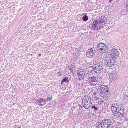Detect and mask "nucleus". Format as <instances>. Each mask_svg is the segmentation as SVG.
<instances>
[{
    "instance_id": "4",
    "label": "nucleus",
    "mask_w": 128,
    "mask_h": 128,
    "mask_svg": "<svg viewBox=\"0 0 128 128\" xmlns=\"http://www.w3.org/2000/svg\"><path fill=\"white\" fill-rule=\"evenodd\" d=\"M110 51L111 52L110 55L112 58L115 59L118 58L119 56L120 52L118 50L112 48Z\"/></svg>"
},
{
    "instance_id": "30",
    "label": "nucleus",
    "mask_w": 128,
    "mask_h": 128,
    "mask_svg": "<svg viewBox=\"0 0 128 128\" xmlns=\"http://www.w3.org/2000/svg\"><path fill=\"white\" fill-rule=\"evenodd\" d=\"M86 105H85V104H84V106H83L86 108V109H88V108H86V106H85Z\"/></svg>"
},
{
    "instance_id": "35",
    "label": "nucleus",
    "mask_w": 128,
    "mask_h": 128,
    "mask_svg": "<svg viewBox=\"0 0 128 128\" xmlns=\"http://www.w3.org/2000/svg\"><path fill=\"white\" fill-rule=\"evenodd\" d=\"M80 107L81 108H82V106H80Z\"/></svg>"
},
{
    "instance_id": "1",
    "label": "nucleus",
    "mask_w": 128,
    "mask_h": 128,
    "mask_svg": "<svg viewBox=\"0 0 128 128\" xmlns=\"http://www.w3.org/2000/svg\"><path fill=\"white\" fill-rule=\"evenodd\" d=\"M98 86V88L100 87V93L101 95H103L102 96L106 97L107 94H108L110 93L108 86L100 84V85H99Z\"/></svg>"
},
{
    "instance_id": "20",
    "label": "nucleus",
    "mask_w": 128,
    "mask_h": 128,
    "mask_svg": "<svg viewBox=\"0 0 128 128\" xmlns=\"http://www.w3.org/2000/svg\"><path fill=\"white\" fill-rule=\"evenodd\" d=\"M118 105H117V104H112L111 105V108H118Z\"/></svg>"
},
{
    "instance_id": "32",
    "label": "nucleus",
    "mask_w": 128,
    "mask_h": 128,
    "mask_svg": "<svg viewBox=\"0 0 128 128\" xmlns=\"http://www.w3.org/2000/svg\"><path fill=\"white\" fill-rule=\"evenodd\" d=\"M63 82H63V81L62 80V82H61V84L62 85V83H63Z\"/></svg>"
},
{
    "instance_id": "19",
    "label": "nucleus",
    "mask_w": 128,
    "mask_h": 128,
    "mask_svg": "<svg viewBox=\"0 0 128 128\" xmlns=\"http://www.w3.org/2000/svg\"><path fill=\"white\" fill-rule=\"evenodd\" d=\"M122 97L125 101H126L128 100V96L126 94L123 95Z\"/></svg>"
},
{
    "instance_id": "29",
    "label": "nucleus",
    "mask_w": 128,
    "mask_h": 128,
    "mask_svg": "<svg viewBox=\"0 0 128 128\" xmlns=\"http://www.w3.org/2000/svg\"><path fill=\"white\" fill-rule=\"evenodd\" d=\"M50 97H48V98H47V99H46V101H47L49 100H50Z\"/></svg>"
},
{
    "instance_id": "25",
    "label": "nucleus",
    "mask_w": 128,
    "mask_h": 128,
    "mask_svg": "<svg viewBox=\"0 0 128 128\" xmlns=\"http://www.w3.org/2000/svg\"><path fill=\"white\" fill-rule=\"evenodd\" d=\"M58 75L59 76H62V72H61V71H59L58 72Z\"/></svg>"
},
{
    "instance_id": "24",
    "label": "nucleus",
    "mask_w": 128,
    "mask_h": 128,
    "mask_svg": "<svg viewBox=\"0 0 128 128\" xmlns=\"http://www.w3.org/2000/svg\"><path fill=\"white\" fill-rule=\"evenodd\" d=\"M68 68L71 72H72L73 71V69L74 68L73 67L71 66H69Z\"/></svg>"
},
{
    "instance_id": "17",
    "label": "nucleus",
    "mask_w": 128,
    "mask_h": 128,
    "mask_svg": "<svg viewBox=\"0 0 128 128\" xmlns=\"http://www.w3.org/2000/svg\"><path fill=\"white\" fill-rule=\"evenodd\" d=\"M45 99L44 98H38L37 100V102H38L40 104L41 102H44V101Z\"/></svg>"
},
{
    "instance_id": "2",
    "label": "nucleus",
    "mask_w": 128,
    "mask_h": 128,
    "mask_svg": "<svg viewBox=\"0 0 128 128\" xmlns=\"http://www.w3.org/2000/svg\"><path fill=\"white\" fill-rule=\"evenodd\" d=\"M102 24H100L98 21V20L96 19L95 21L92 23L91 26L93 30L98 31V30L101 29V28L103 27Z\"/></svg>"
},
{
    "instance_id": "28",
    "label": "nucleus",
    "mask_w": 128,
    "mask_h": 128,
    "mask_svg": "<svg viewBox=\"0 0 128 128\" xmlns=\"http://www.w3.org/2000/svg\"><path fill=\"white\" fill-rule=\"evenodd\" d=\"M20 127L21 126H18V125H17L14 126V128H20Z\"/></svg>"
},
{
    "instance_id": "36",
    "label": "nucleus",
    "mask_w": 128,
    "mask_h": 128,
    "mask_svg": "<svg viewBox=\"0 0 128 128\" xmlns=\"http://www.w3.org/2000/svg\"><path fill=\"white\" fill-rule=\"evenodd\" d=\"M94 58V59H95H95H96V58Z\"/></svg>"
},
{
    "instance_id": "9",
    "label": "nucleus",
    "mask_w": 128,
    "mask_h": 128,
    "mask_svg": "<svg viewBox=\"0 0 128 128\" xmlns=\"http://www.w3.org/2000/svg\"><path fill=\"white\" fill-rule=\"evenodd\" d=\"M109 78L110 80L112 79L115 80H116L118 77V75L115 71H114L111 72L109 74Z\"/></svg>"
},
{
    "instance_id": "7",
    "label": "nucleus",
    "mask_w": 128,
    "mask_h": 128,
    "mask_svg": "<svg viewBox=\"0 0 128 128\" xmlns=\"http://www.w3.org/2000/svg\"><path fill=\"white\" fill-rule=\"evenodd\" d=\"M103 69L101 65L100 64V63H99L95 67H94L93 68V69L94 71L100 74L102 71V69Z\"/></svg>"
},
{
    "instance_id": "6",
    "label": "nucleus",
    "mask_w": 128,
    "mask_h": 128,
    "mask_svg": "<svg viewBox=\"0 0 128 128\" xmlns=\"http://www.w3.org/2000/svg\"><path fill=\"white\" fill-rule=\"evenodd\" d=\"M115 60L113 59L107 60L104 61L106 65L109 67H112L114 66Z\"/></svg>"
},
{
    "instance_id": "23",
    "label": "nucleus",
    "mask_w": 128,
    "mask_h": 128,
    "mask_svg": "<svg viewBox=\"0 0 128 128\" xmlns=\"http://www.w3.org/2000/svg\"><path fill=\"white\" fill-rule=\"evenodd\" d=\"M109 128H119L117 127L116 125L113 124Z\"/></svg>"
},
{
    "instance_id": "26",
    "label": "nucleus",
    "mask_w": 128,
    "mask_h": 128,
    "mask_svg": "<svg viewBox=\"0 0 128 128\" xmlns=\"http://www.w3.org/2000/svg\"><path fill=\"white\" fill-rule=\"evenodd\" d=\"M125 9L126 11L128 12V4H126V6L125 8Z\"/></svg>"
},
{
    "instance_id": "27",
    "label": "nucleus",
    "mask_w": 128,
    "mask_h": 128,
    "mask_svg": "<svg viewBox=\"0 0 128 128\" xmlns=\"http://www.w3.org/2000/svg\"><path fill=\"white\" fill-rule=\"evenodd\" d=\"M92 108L94 109V110H98V108H97L95 106H92Z\"/></svg>"
},
{
    "instance_id": "5",
    "label": "nucleus",
    "mask_w": 128,
    "mask_h": 128,
    "mask_svg": "<svg viewBox=\"0 0 128 128\" xmlns=\"http://www.w3.org/2000/svg\"><path fill=\"white\" fill-rule=\"evenodd\" d=\"M96 53L95 49L94 48H93L88 49L87 51L86 54L88 58H91L94 56Z\"/></svg>"
},
{
    "instance_id": "21",
    "label": "nucleus",
    "mask_w": 128,
    "mask_h": 128,
    "mask_svg": "<svg viewBox=\"0 0 128 128\" xmlns=\"http://www.w3.org/2000/svg\"><path fill=\"white\" fill-rule=\"evenodd\" d=\"M63 82H69L68 78L67 77L64 78L62 80Z\"/></svg>"
},
{
    "instance_id": "34",
    "label": "nucleus",
    "mask_w": 128,
    "mask_h": 128,
    "mask_svg": "<svg viewBox=\"0 0 128 128\" xmlns=\"http://www.w3.org/2000/svg\"><path fill=\"white\" fill-rule=\"evenodd\" d=\"M112 0H110V2Z\"/></svg>"
},
{
    "instance_id": "22",
    "label": "nucleus",
    "mask_w": 128,
    "mask_h": 128,
    "mask_svg": "<svg viewBox=\"0 0 128 128\" xmlns=\"http://www.w3.org/2000/svg\"><path fill=\"white\" fill-rule=\"evenodd\" d=\"M91 77L88 76L87 78L88 79L87 80V81L88 82H89L90 83L91 82Z\"/></svg>"
},
{
    "instance_id": "8",
    "label": "nucleus",
    "mask_w": 128,
    "mask_h": 128,
    "mask_svg": "<svg viewBox=\"0 0 128 128\" xmlns=\"http://www.w3.org/2000/svg\"><path fill=\"white\" fill-rule=\"evenodd\" d=\"M113 120H106L104 122H103L104 125L106 126L107 128H109L113 124L114 122Z\"/></svg>"
},
{
    "instance_id": "10",
    "label": "nucleus",
    "mask_w": 128,
    "mask_h": 128,
    "mask_svg": "<svg viewBox=\"0 0 128 128\" xmlns=\"http://www.w3.org/2000/svg\"><path fill=\"white\" fill-rule=\"evenodd\" d=\"M106 20L107 18L106 17L102 16L101 17L100 19L98 20V21L100 22V24H102V25L103 27L104 25L105 26H106Z\"/></svg>"
},
{
    "instance_id": "11",
    "label": "nucleus",
    "mask_w": 128,
    "mask_h": 128,
    "mask_svg": "<svg viewBox=\"0 0 128 128\" xmlns=\"http://www.w3.org/2000/svg\"><path fill=\"white\" fill-rule=\"evenodd\" d=\"M118 114L117 115L118 117L121 118L124 115V111L123 108H120L119 110H118Z\"/></svg>"
},
{
    "instance_id": "18",
    "label": "nucleus",
    "mask_w": 128,
    "mask_h": 128,
    "mask_svg": "<svg viewBox=\"0 0 128 128\" xmlns=\"http://www.w3.org/2000/svg\"><path fill=\"white\" fill-rule=\"evenodd\" d=\"M88 19V16L86 15H84L82 18V20L84 21H86Z\"/></svg>"
},
{
    "instance_id": "12",
    "label": "nucleus",
    "mask_w": 128,
    "mask_h": 128,
    "mask_svg": "<svg viewBox=\"0 0 128 128\" xmlns=\"http://www.w3.org/2000/svg\"><path fill=\"white\" fill-rule=\"evenodd\" d=\"M96 125V128H107L106 126H105L102 122H97Z\"/></svg>"
},
{
    "instance_id": "13",
    "label": "nucleus",
    "mask_w": 128,
    "mask_h": 128,
    "mask_svg": "<svg viewBox=\"0 0 128 128\" xmlns=\"http://www.w3.org/2000/svg\"><path fill=\"white\" fill-rule=\"evenodd\" d=\"M85 74V72L84 71H80L78 74V75L80 80H81L84 79Z\"/></svg>"
},
{
    "instance_id": "31",
    "label": "nucleus",
    "mask_w": 128,
    "mask_h": 128,
    "mask_svg": "<svg viewBox=\"0 0 128 128\" xmlns=\"http://www.w3.org/2000/svg\"><path fill=\"white\" fill-rule=\"evenodd\" d=\"M83 100H85V96H84L83 97Z\"/></svg>"
},
{
    "instance_id": "3",
    "label": "nucleus",
    "mask_w": 128,
    "mask_h": 128,
    "mask_svg": "<svg viewBox=\"0 0 128 128\" xmlns=\"http://www.w3.org/2000/svg\"><path fill=\"white\" fill-rule=\"evenodd\" d=\"M107 48L106 45L105 44L100 42L97 45L96 49L99 51H100L102 53H105L106 52Z\"/></svg>"
},
{
    "instance_id": "16",
    "label": "nucleus",
    "mask_w": 128,
    "mask_h": 128,
    "mask_svg": "<svg viewBox=\"0 0 128 128\" xmlns=\"http://www.w3.org/2000/svg\"><path fill=\"white\" fill-rule=\"evenodd\" d=\"M82 101H84L83 102L85 104V105H86V104H89L91 102L89 100H82Z\"/></svg>"
},
{
    "instance_id": "33",
    "label": "nucleus",
    "mask_w": 128,
    "mask_h": 128,
    "mask_svg": "<svg viewBox=\"0 0 128 128\" xmlns=\"http://www.w3.org/2000/svg\"><path fill=\"white\" fill-rule=\"evenodd\" d=\"M39 56H41V54H39Z\"/></svg>"
},
{
    "instance_id": "14",
    "label": "nucleus",
    "mask_w": 128,
    "mask_h": 128,
    "mask_svg": "<svg viewBox=\"0 0 128 128\" xmlns=\"http://www.w3.org/2000/svg\"><path fill=\"white\" fill-rule=\"evenodd\" d=\"M111 110L112 111V112L114 113V115H115V114H116L118 113V110H119L120 108H112Z\"/></svg>"
},
{
    "instance_id": "15",
    "label": "nucleus",
    "mask_w": 128,
    "mask_h": 128,
    "mask_svg": "<svg viewBox=\"0 0 128 128\" xmlns=\"http://www.w3.org/2000/svg\"><path fill=\"white\" fill-rule=\"evenodd\" d=\"M96 77L94 76H93L92 77L91 82L90 84H92L94 86L95 85H96Z\"/></svg>"
}]
</instances>
